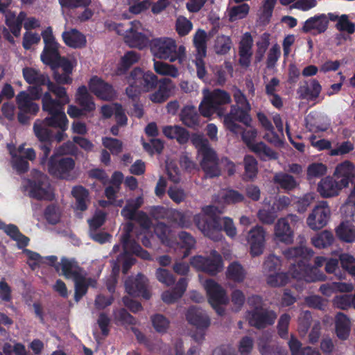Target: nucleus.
I'll return each mask as SVG.
<instances>
[{"label": "nucleus", "instance_id": "f257e3e1", "mask_svg": "<svg viewBox=\"0 0 355 355\" xmlns=\"http://www.w3.org/2000/svg\"><path fill=\"white\" fill-rule=\"evenodd\" d=\"M234 104L230 107V112L224 117V125L227 130L234 135H241L242 140L248 148L254 153L261 160L277 159V153L268 147L263 142L254 143V140L257 135L255 129L251 128L246 130L240 124L241 123L246 127H250L252 117L250 112L251 105L244 93L236 87L233 91Z\"/></svg>", "mask_w": 355, "mask_h": 355}, {"label": "nucleus", "instance_id": "f03ea898", "mask_svg": "<svg viewBox=\"0 0 355 355\" xmlns=\"http://www.w3.org/2000/svg\"><path fill=\"white\" fill-rule=\"evenodd\" d=\"M304 242V239L300 237V245L290 248V275L293 278L304 279L306 282L323 280L324 275H317L316 268L310 267L307 264L308 259L313 255V252L303 245Z\"/></svg>", "mask_w": 355, "mask_h": 355}, {"label": "nucleus", "instance_id": "7ed1b4c3", "mask_svg": "<svg viewBox=\"0 0 355 355\" xmlns=\"http://www.w3.org/2000/svg\"><path fill=\"white\" fill-rule=\"evenodd\" d=\"M193 220L196 226L203 234L214 241H218L221 239L223 236L221 231L223 230L231 238L234 237L236 234V227L230 218L225 217L223 218V228L221 225L220 217L216 215H196Z\"/></svg>", "mask_w": 355, "mask_h": 355}, {"label": "nucleus", "instance_id": "20e7f679", "mask_svg": "<svg viewBox=\"0 0 355 355\" xmlns=\"http://www.w3.org/2000/svg\"><path fill=\"white\" fill-rule=\"evenodd\" d=\"M191 141L202 157L200 166L205 176L209 178L219 176L220 170L218 166V157L216 151L211 147L209 140L202 135L193 133Z\"/></svg>", "mask_w": 355, "mask_h": 355}, {"label": "nucleus", "instance_id": "39448f33", "mask_svg": "<svg viewBox=\"0 0 355 355\" xmlns=\"http://www.w3.org/2000/svg\"><path fill=\"white\" fill-rule=\"evenodd\" d=\"M150 49L154 57L170 62L178 61L182 64L186 59V48L178 46L176 41L171 37L154 38L150 42Z\"/></svg>", "mask_w": 355, "mask_h": 355}, {"label": "nucleus", "instance_id": "423d86ee", "mask_svg": "<svg viewBox=\"0 0 355 355\" xmlns=\"http://www.w3.org/2000/svg\"><path fill=\"white\" fill-rule=\"evenodd\" d=\"M231 102V96L228 92L220 89H215L205 94L199 105V112L205 117H209L214 114L219 116L225 114L224 105Z\"/></svg>", "mask_w": 355, "mask_h": 355}, {"label": "nucleus", "instance_id": "0eeeda50", "mask_svg": "<svg viewBox=\"0 0 355 355\" xmlns=\"http://www.w3.org/2000/svg\"><path fill=\"white\" fill-rule=\"evenodd\" d=\"M60 85L50 80L48 81L46 84L48 92H45L42 97V103L45 107L49 109V106H52L64 108V105L69 103L70 99L67 89Z\"/></svg>", "mask_w": 355, "mask_h": 355}, {"label": "nucleus", "instance_id": "6e6552de", "mask_svg": "<svg viewBox=\"0 0 355 355\" xmlns=\"http://www.w3.org/2000/svg\"><path fill=\"white\" fill-rule=\"evenodd\" d=\"M209 303L216 311L218 315H223L225 309L222 305H225L229 302L225 290L213 279H207L205 283Z\"/></svg>", "mask_w": 355, "mask_h": 355}, {"label": "nucleus", "instance_id": "1a4fd4ad", "mask_svg": "<svg viewBox=\"0 0 355 355\" xmlns=\"http://www.w3.org/2000/svg\"><path fill=\"white\" fill-rule=\"evenodd\" d=\"M42 36L44 46L40 55V58L44 64L49 66L51 68L62 56L59 51L60 46V44L56 42L53 35L51 27L49 26L42 31Z\"/></svg>", "mask_w": 355, "mask_h": 355}, {"label": "nucleus", "instance_id": "9d476101", "mask_svg": "<svg viewBox=\"0 0 355 355\" xmlns=\"http://www.w3.org/2000/svg\"><path fill=\"white\" fill-rule=\"evenodd\" d=\"M33 131L40 141V148L42 151L40 157L41 164H44L49 156L53 142V132L42 120L37 119L33 125Z\"/></svg>", "mask_w": 355, "mask_h": 355}, {"label": "nucleus", "instance_id": "9b49d317", "mask_svg": "<svg viewBox=\"0 0 355 355\" xmlns=\"http://www.w3.org/2000/svg\"><path fill=\"white\" fill-rule=\"evenodd\" d=\"M29 196L36 200H51L53 193L47 175L37 172L36 175L28 181Z\"/></svg>", "mask_w": 355, "mask_h": 355}, {"label": "nucleus", "instance_id": "f8f14e48", "mask_svg": "<svg viewBox=\"0 0 355 355\" xmlns=\"http://www.w3.org/2000/svg\"><path fill=\"white\" fill-rule=\"evenodd\" d=\"M75 160L69 157H61L53 154L48 162L49 173L60 179H69L70 173L75 167Z\"/></svg>", "mask_w": 355, "mask_h": 355}, {"label": "nucleus", "instance_id": "ddd939ff", "mask_svg": "<svg viewBox=\"0 0 355 355\" xmlns=\"http://www.w3.org/2000/svg\"><path fill=\"white\" fill-rule=\"evenodd\" d=\"M211 257L196 256L191 259V265L197 270L205 272L210 275H216L223 268L222 257L214 250Z\"/></svg>", "mask_w": 355, "mask_h": 355}, {"label": "nucleus", "instance_id": "4468645a", "mask_svg": "<svg viewBox=\"0 0 355 355\" xmlns=\"http://www.w3.org/2000/svg\"><path fill=\"white\" fill-rule=\"evenodd\" d=\"M54 64L51 69L53 71V78L55 83L58 84H71L73 79L71 75L73 68L76 66V60L61 56L59 60Z\"/></svg>", "mask_w": 355, "mask_h": 355}, {"label": "nucleus", "instance_id": "2eb2a0df", "mask_svg": "<svg viewBox=\"0 0 355 355\" xmlns=\"http://www.w3.org/2000/svg\"><path fill=\"white\" fill-rule=\"evenodd\" d=\"M331 215L330 208L325 201L320 202L314 207L306 219L307 225L313 230L323 228Z\"/></svg>", "mask_w": 355, "mask_h": 355}, {"label": "nucleus", "instance_id": "dca6fc26", "mask_svg": "<svg viewBox=\"0 0 355 355\" xmlns=\"http://www.w3.org/2000/svg\"><path fill=\"white\" fill-rule=\"evenodd\" d=\"M117 26L115 27L119 35H123L125 42L130 47L143 49L148 44L150 41L148 36L146 34L139 32L137 30V24H130L132 26L125 31V33H121L119 27L123 24H116Z\"/></svg>", "mask_w": 355, "mask_h": 355}, {"label": "nucleus", "instance_id": "f3484780", "mask_svg": "<svg viewBox=\"0 0 355 355\" xmlns=\"http://www.w3.org/2000/svg\"><path fill=\"white\" fill-rule=\"evenodd\" d=\"M133 225L128 223L126 225L125 232L122 234L121 241L125 254H133L144 260H151L150 253L143 249L135 240L130 239V233L132 231Z\"/></svg>", "mask_w": 355, "mask_h": 355}, {"label": "nucleus", "instance_id": "a211bd4d", "mask_svg": "<svg viewBox=\"0 0 355 355\" xmlns=\"http://www.w3.org/2000/svg\"><path fill=\"white\" fill-rule=\"evenodd\" d=\"M288 198L286 196L279 197L267 209H259L257 213L259 220L263 224L271 225L277 218V213L287 208Z\"/></svg>", "mask_w": 355, "mask_h": 355}, {"label": "nucleus", "instance_id": "6ab92c4d", "mask_svg": "<svg viewBox=\"0 0 355 355\" xmlns=\"http://www.w3.org/2000/svg\"><path fill=\"white\" fill-rule=\"evenodd\" d=\"M125 291L134 297H142L150 299L151 295L147 288V278L139 273L135 277H128L125 282Z\"/></svg>", "mask_w": 355, "mask_h": 355}, {"label": "nucleus", "instance_id": "aec40b11", "mask_svg": "<svg viewBox=\"0 0 355 355\" xmlns=\"http://www.w3.org/2000/svg\"><path fill=\"white\" fill-rule=\"evenodd\" d=\"M131 79L135 80L143 92L154 89L158 85V78L151 71L144 72L141 68L135 67L130 73Z\"/></svg>", "mask_w": 355, "mask_h": 355}, {"label": "nucleus", "instance_id": "412c9836", "mask_svg": "<svg viewBox=\"0 0 355 355\" xmlns=\"http://www.w3.org/2000/svg\"><path fill=\"white\" fill-rule=\"evenodd\" d=\"M266 232L261 226H256L248 232L247 241L250 245V253L252 257L261 255L265 247Z\"/></svg>", "mask_w": 355, "mask_h": 355}, {"label": "nucleus", "instance_id": "4be33fe9", "mask_svg": "<svg viewBox=\"0 0 355 355\" xmlns=\"http://www.w3.org/2000/svg\"><path fill=\"white\" fill-rule=\"evenodd\" d=\"M89 88L92 93L104 101L112 100L115 96L112 85L95 76L89 82Z\"/></svg>", "mask_w": 355, "mask_h": 355}, {"label": "nucleus", "instance_id": "5701e85b", "mask_svg": "<svg viewBox=\"0 0 355 355\" xmlns=\"http://www.w3.org/2000/svg\"><path fill=\"white\" fill-rule=\"evenodd\" d=\"M49 109L42 105L43 111L47 112L49 116L42 119L43 122L49 128L57 129L68 127L69 121L64 113V108L49 106Z\"/></svg>", "mask_w": 355, "mask_h": 355}, {"label": "nucleus", "instance_id": "b1692460", "mask_svg": "<svg viewBox=\"0 0 355 355\" xmlns=\"http://www.w3.org/2000/svg\"><path fill=\"white\" fill-rule=\"evenodd\" d=\"M248 315L249 324L257 329L265 328L268 325L272 324L277 318L274 311L266 309L252 310L248 312Z\"/></svg>", "mask_w": 355, "mask_h": 355}, {"label": "nucleus", "instance_id": "393cba45", "mask_svg": "<svg viewBox=\"0 0 355 355\" xmlns=\"http://www.w3.org/2000/svg\"><path fill=\"white\" fill-rule=\"evenodd\" d=\"M186 319L197 330H206L210 325V319L206 312L196 306L188 309Z\"/></svg>", "mask_w": 355, "mask_h": 355}, {"label": "nucleus", "instance_id": "a878e982", "mask_svg": "<svg viewBox=\"0 0 355 355\" xmlns=\"http://www.w3.org/2000/svg\"><path fill=\"white\" fill-rule=\"evenodd\" d=\"M322 87L315 79L302 82L297 90V94L300 99L315 101L319 97Z\"/></svg>", "mask_w": 355, "mask_h": 355}, {"label": "nucleus", "instance_id": "bb28decb", "mask_svg": "<svg viewBox=\"0 0 355 355\" xmlns=\"http://www.w3.org/2000/svg\"><path fill=\"white\" fill-rule=\"evenodd\" d=\"M343 188L345 187L341 186L340 181L331 177H326L319 182L318 191L323 198H331L337 196Z\"/></svg>", "mask_w": 355, "mask_h": 355}, {"label": "nucleus", "instance_id": "cd10ccee", "mask_svg": "<svg viewBox=\"0 0 355 355\" xmlns=\"http://www.w3.org/2000/svg\"><path fill=\"white\" fill-rule=\"evenodd\" d=\"M257 118L266 130V133L263 136V139L276 147H281L283 145V141L279 135L274 131V128L268 117L263 113H258Z\"/></svg>", "mask_w": 355, "mask_h": 355}, {"label": "nucleus", "instance_id": "c85d7f7f", "mask_svg": "<svg viewBox=\"0 0 355 355\" xmlns=\"http://www.w3.org/2000/svg\"><path fill=\"white\" fill-rule=\"evenodd\" d=\"M62 37L64 44L70 48L83 49L87 45L85 35L75 28L64 31Z\"/></svg>", "mask_w": 355, "mask_h": 355}, {"label": "nucleus", "instance_id": "c756f323", "mask_svg": "<svg viewBox=\"0 0 355 355\" xmlns=\"http://www.w3.org/2000/svg\"><path fill=\"white\" fill-rule=\"evenodd\" d=\"M158 89L150 95V99L155 103L165 102L169 97L173 89L172 80L167 78L158 80Z\"/></svg>", "mask_w": 355, "mask_h": 355}, {"label": "nucleus", "instance_id": "7c9ffc66", "mask_svg": "<svg viewBox=\"0 0 355 355\" xmlns=\"http://www.w3.org/2000/svg\"><path fill=\"white\" fill-rule=\"evenodd\" d=\"M16 103L19 111L29 112L31 115H35L40 109L39 105L33 102V98L26 91H21L17 95Z\"/></svg>", "mask_w": 355, "mask_h": 355}, {"label": "nucleus", "instance_id": "2f4dec72", "mask_svg": "<svg viewBox=\"0 0 355 355\" xmlns=\"http://www.w3.org/2000/svg\"><path fill=\"white\" fill-rule=\"evenodd\" d=\"M354 165L349 161H345L336 166L334 175L338 178H341L339 180L341 182V186L348 187L349 183L354 177Z\"/></svg>", "mask_w": 355, "mask_h": 355}, {"label": "nucleus", "instance_id": "473e14b6", "mask_svg": "<svg viewBox=\"0 0 355 355\" xmlns=\"http://www.w3.org/2000/svg\"><path fill=\"white\" fill-rule=\"evenodd\" d=\"M76 101L86 112H92L96 109L94 98L85 85L78 88L76 94Z\"/></svg>", "mask_w": 355, "mask_h": 355}, {"label": "nucleus", "instance_id": "72a5a7b5", "mask_svg": "<svg viewBox=\"0 0 355 355\" xmlns=\"http://www.w3.org/2000/svg\"><path fill=\"white\" fill-rule=\"evenodd\" d=\"M181 121L186 126L191 128H196L200 125V116L193 105L184 106L180 114Z\"/></svg>", "mask_w": 355, "mask_h": 355}, {"label": "nucleus", "instance_id": "f704fd0d", "mask_svg": "<svg viewBox=\"0 0 355 355\" xmlns=\"http://www.w3.org/2000/svg\"><path fill=\"white\" fill-rule=\"evenodd\" d=\"M22 73L24 80L30 85H46L49 80V77L47 75L42 73L39 70L32 67L24 68Z\"/></svg>", "mask_w": 355, "mask_h": 355}, {"label": "nucleus", "instance_id": "c9c22d12", "mask_svg": "<svg viewBox=\"0 0 355 355\" xmlns=\"http://www.w3.org/2000/svg\"><path fill=\"white\" fill-rule=\"evenodd\" d=\"M60 266L61 267L62 273L66 279H74L83 274V268L76 261L66 257L61 259Z\"/></svg>", "mask_w": 355, "mask_h": 355}, {"label": "nucleus", "instance_id": "e433bc0d", "mask_svg": "<svg viewBox=\"0 0 355 355\" xmlns=\"http://www.w3.org/2000/svg\"><path fill=\"white\" fill-rule=\"evenodd\" d=\"M71 194L76 199L75 209L81 211H86L89 202L88 190L83 186H76L72 189Z\"/></svg>", "mask_w": 355, "mask_h": 355}, {"label": "nucleus", "instance_id": "4c0bfd02", "mask_svg": "<svg viewBox=\"0 0 355 355\" xmlns=\"http://www.w3.org/2000/svg\"><path fill=\"white\" fill-rule=\"evenodd\" d=\"M329 21L349 22L350 21H355V15L352 14L338 16L333 13L321 14L307 19L305 22H329Z\"/></svg>", "mask_w": 355, "mask_h": 355}, {"label": "nucleus", "instance_id": "58836bf2", "mask_svg": "<svg viewBox=\"0 0 355 355\" xmlns=\"http://www.w3.org/2000/svg\"><path fill=\"white\" fill-rule=\"evenodd\" d=\"M336 332L337 336L345 340L347 338L350 331L349 319L343 313H338L336 315Z\"/></svg>", "mask_w": 355, "mask_h": 355}, {"label": "nucleus", "instance_id": "ea45409f", "mask_svg": "<svg viewBox=\"0 0 355 355\" xmlns=\"http://www.w3.org/2000/svg\"><path fill=\"white\" fill-rule=\"evenodd\" d=\"M140 58L139 55L135 51H128L121 58V61L117 67L116 73L118 75H122L135 63H137Z\"/></svg>", "mask_w": 355, "mask_h": 355}, {"label": "nucleus", "instance_id": "a19ab883", "mask_svg": "<svg viewBox=\"0 0 355 355\" xmlns=\"http://www.w3.org/2000/svg\"><path fill=\"white\" fill-rule=\"evenodd\" d=\"M338 237L347 243H352L355 241V227L349 222H343L336 230Z\"/></svg>", "mask_w": 355, "mask_h": 355}, {"label": "nucleus", "instance_id": "79ce46f5", "mask_svg": "<svg viewBox=\"0 0 355 355\" xmlns=\"http://www.w3.org/2000/svg\"><path fill=\"white\" fill-rule=\"evenodd\" d=\"M314 200L313 194L306 193L303 196H293L291 199V206L295 211L303 214Z\"/></svg>", "mask_w": 355, "mask_h": 355}, {"label": "nucleus", "instance_id": "37998d69", "mask_svg": "<svg viewBox=\"0 0 355 355\" xmlns=\"http://www.w3.org/2000/svg\"><path fill=\"white\" fill-rule=\"evenodd\" d=\"M142 204L143 198L141 196L128 200L126 205L121 210V215L125 218L135 220L136 212Z\"/></svg>", "mask_w": 355, "mask_h": 355}, {"label": "nucleus", "instance_id": "c03bdc74", "mask_svg": "<svg viewBox=\"0 0 355 355\" xmlns=\"http://www.w3.org/2000/svg\"><path fill=\"white\" fill-rule=\"evenodd\" d=\"M226 275L227 279L240 283L245 277V271L240 263L233 262L228 266Z\"/></svg>", "mask_w": 355, "mask_h": 355}, {"label": "nucleus", "instance_id": "a18cd8bd", "mask_svg": "<svg viewBox=\"0 0 355 355\" xmlns=\"http://www.w3.org/2000/svg\"><path fill=\"white\" fill-rule=\"evenodd\" d=\"M166 220L168 223L181 227H189L191 225L189 219L187 218L183 212L171 208H170Z\"/></svg>", "mask_w": 355, "mask_h": 355}, {"label": "nucleus", "instance_id": "49530a36", "mask_svg": "<svg viewBox=\"0 0 355 355\" xmlns=\"http://www.w3.org/2000/svg\"><path fill=\"white\" fill-rule=\"evenodd\" d=\"M334 241L331 232L324 230L311 239L312 244L318 248H325L332 245Z\"/></svg>", "mask_w": 355, "mask_h": 355}, {"label": "nucleus", "instance_id": "de8ad7c7", "mask_svg": "<svg viewBox=\"0 0 355 355\" xmlns=\"http://www.w3.org/2000/svg\"><path fill=\"white\" fill-rule=\"evenodd\" d=\"M193 44L198 56L205 57L207 54V33L198 29L193 37Z\"/></svg>", "mask_w": 355, "mask_h": 355}, {"label": "nucleus", "instance_id": "09e8293b", "mask_svg": "<svg viewBox=\"0 0 355 355\" xmlns=\"http://www.w3.org/2000/svg\"><path fill=\"white\" fill-rule=\"evenodd\" d=\"M243 162L245 168L244 180H253L258 173L257 161L253 156L246 155Z\"/></svg>", "mask_w": 355, "mask_h": 355}, {"label": "nucleus", "instance_id": "8fccbe9b", "mask_svg": "<svg viewBox=\"0 0 355 355\" xmlns=\"http://www.w3.org/2000/svg\"><path fill=\"white\" fill-rule=\"evenodd\" d=\"M277 0H264L258 10L259 22H270Z\"/></svg>", "mask_w": 355, "mask_h": 355}, {"label": "nucleus", "instance_id": "3c124183", "mask_svg": "<svg viewBox=\"0 0 355 355\" xmlns=\"http://www.w3.org/2000/svg\"><path fill=\"white\" fill-rule=\"evenodd\" d=\"M275 235L279 241L286 243L288 242V222L286 218L278 220L275 226Z\"/></svg>", "mask_w": 355, "mask_h": 355}, {"label": "nucleus", "instance_id": "603ef678", "mask_svg": "<svg viewBox=\"0 0 355 355\" xmlns=\"http://www.w3.org/2000/svg\"><path fill=\"white\" fill-rule=\"evenodd\" d=\"M154 69L160 75L169 76L173 78H176L179 75L178 69L175 66L162 61L154 62Z\"/></svg>", "mask_w": 355, "mask_h": 355}, {"label": "nucleus", "instance_id": "864d4df0", "mask_svg": "<svg viewBox=\"0 0 355 355\" xmlns=\"http://www.w3.org/2000/svg\"><path fill=\"white\" fill-rule=\"evenodd\" d=\"M150 320L152 325L155 330L159 334H165L170 324V322L164 315L162 314H155L151 316Z\"/></svg>", "mask_w": 355, "mask_h": 355}, {"label": "nucleus", "instance_id": "5fc2aeb1", "mask_svg": "<svg viewBox=\"0 0 355 355\" xmlns=\"http://www.w3.org/2000/svg\"><path fill=\"white\" fill-rule=\"evenodd\" d=\"M46 221L51 225H56L60 220L61 213L59 207L55 204L48 205L44 211Z\"/></svg>", "mask_w": 355, "mask_h": 355}, {"label": "nucleus", "instance_id": "6e6d98bb", "mask_svg": "<svg viewBox=\"0 0 355 355\" xmlns=\"http://www.w3.org/2000/svg\"><path fill=\"white\" fill-rule=\"evenodd\" d=\"M73 280L75 284L74 300L78 302L87 293L88 290L85 274H82Z\"/></svg>", "mask_w": 355, "mask_h": 355}, {"label": "nucleus", "instance_id": "4d7b16f0", "mask_svg": "<svg viewBox=\"0 0 355 355\" xmlns=\"http://www.w3.org/2000/svg\"><path fill=\"white\" fill-rule=\"evenodd\" d=\"M128 12L137 15L148 10L151 5L150 1L128 0Z\"/></svg>", "mask_w": 355, "mask_h": 355}, {"label": "nucleus", "instance_id": "13d9d810", "mask_svg": "<svg viewBox=\"0 0 355 355\" xmlns=\"http://www.w3.org/2000/svg\"><path fill=\"white\" fill-rule=\"evenodd\" d=\"M178 238L181 242V248L184 249L183 257H187L189 256L191 249L194 247L196 240L191 234L184 231L178 234Z\"/></svg>", "mask_w": 355, "mask_h": 355}, {"label": "nucleus", "instance_id": "bf43d9fd", "mask_svg": "<svg viewBox=\"0 0 355 355\" xmlns=\"http://www.w3.org/2000/svg\"><path fill=\"white\" fill-rule=\"evenodd\" d=\"M232 48V40L230 37L225 35L218 36L214 49L217 54L225 55Z\"/></svg>", "mask_w": 355, "mask_h": 355}, {"label": "nucleus", "instance_id": "052dcab7", "mask_svg": "<svg viewBox=\"0 0 355 355\" xmlns=\"http://www.w3.org/2000/svg\"><path fill=\"white\" fill-rule=\"evenodd\" d=\"M126 80L129 85L125 89V94L133 102H137L143 91L139 88L135 80L131 79L130 74L126 77Z\"/></svg>", "mask_w": 355, "mask_h": 355}, {"label": "nucleus", "instance_id": "680f3d73", "mask_svg": "<svg viewBox=\"0 0 355 355\" xmlns=\"http://www.w3.org/2000/svg\"><path fill=\"white\" fill-rule=\"evenodd\" d=\"M250 6L247 3H242L230 8L229 12L230 19L233 21L242 19L247 16Z\"/></svg>", "mask_w": 355, "mask_h": 355}, {"label": "nucleus", "instance_id": "e2e57ef3", "mask_svg": "<svg viewBox=\"0 0 355 355\" xmlns=\"http://www.w3.org/2000/svg\"><path fill=\"white\" fill-rule=\"evenodd\" d=\"M103 145L107 149H109L112 155H117L123 150L122 142L115 138L112 137H104L102 139Z\"/></svg>", "mask_w": 355, "mask_h": 355}, {"label": "nucleus", "instance_id": "0e129e2a", "mask_svg": "<svg viewBox=\"0 0 355 355\" xmlns=\"http://www.w3.org/2000/svg\"><path fill=\"white\" fill-rule=\"evenodd\" d=\"M142 146L150 155L155 153L160 154L164 149V142L159 139H151L149 143L144 141Z\"/></svg>", "mask_w": 355, "mask_h": 355}, {"label": "nucleus", "instance_id": "69168bd1", "mask_svg": "<svg viewBox=\"0 0 355 355\" xmlns=\"http://www.w3.org/2000/svg\"><path fill=\"white\" fill-rule=\"evenodd\" d=\"M169 227L164 223H158L155 227V232L162 243L171 246V241L168 237Z\"/></svg>", "mask_w": 355, "mask_h": 355}, {"label": "nucleus", "instance_id": "338daca9", "mask_svg": "<svg viewBox=\"0 0 355 355\" xmlns=\"http://www.w3.org/2000/svg\"><path fill=\"white\" fill-rule=\"evenodd\" d=\"M268 284L272 287L283 286L288 282V272L270 275L267 279Z\"/></svg>", "mask_w": 355, "mask_h": 355}, {"label": "nucleus", "instance_id": "774afa93", "mask_svg": "<svg viewBox=\"0 0 355 355\" xmlns=\"http://www.w3.org/2000/svg\"><path fill=\"white\" fill-rule=\"evenodd\" d=\"M155 275L159 282L168 286L174 284L175 282V278L173 274L164 268H159L157 269Z\"/></svg>", "mask_w": 355, "mask_h": 355}]
</instances>
